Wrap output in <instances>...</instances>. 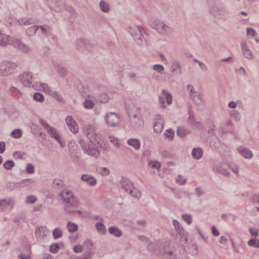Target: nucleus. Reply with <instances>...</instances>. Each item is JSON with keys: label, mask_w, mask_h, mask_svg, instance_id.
Segmentation results:
<instances>
[{"label": "nucleus", "mask_w": 259, "mask_h": 259, "mask_svg": "<svg viewBox=\"0 0 259 259\" xmlns=\"http://www.w3.org/2000/svg\"><path fill=\"white\" fill-rule=\"evenodd\" d=\"M83 130L84 134L89 139V141L85 142L83 139H80L78 141L79 144L84 153L96 158L99 157L100 156L99 150L98 149L94 148L93 146L94 136L96 135L94 127L91 125H87L84 126Z\"/></svg>", "instance_id": "f257e3e1"}, {"label": "nucleus", "mask_w": 259, "mask_h": 259, "mask_svg": "<svg viewBox=\"0 0 259 259\" xmlns=\"http://www.w3.org/2000/svg\"><path fill=\"white\" fill-rule=\"evenodd\" d=\"M63 201L66 202L64 209L66 213L70 215L79 217L82 214V212L76 210L79 204L78 200L73 195L72 192L67 191L60 194Z\"/></svg>", "instance_id": "f03ea898"}, {"label": "nucleus", "mask_w": 259, "mask_h": 259, "mask_svg": "<svg viewBox=\"0 0 259 259\" xmlns=\"http://www.w3.org/2000/svg\"><path fill=\"white\" fill-rule=\"evenodd\" d=\"M208 13L210 16L215 21L226 20L229 17L228 11L220 0L209 1Z\"/></svg>", "instance_id": "7ed1b4c3"}, {"label": "nucleus", "mask_w": 259, "mask_h": 259, "mask_svg": "<svg viewBox=\"0 0 259 259\" xmlns=\"http://www.w3.org/2000/svg\"><path fill=\"white\" fill-rule=\"evenodd\" d=\"M17 67V63L15 62L9 60L2 62L0 64V76L6 77L13 74Z\"/></svg>", "instance_id": "20e7f679"}, {"label": "nucleus", "mask_w": 259, "mask_h": 259, "mask_svg": "<svg viewBox=\"0 0 259 259\" xmlns=\"http://www.w3.org/2000/svg\"><path fill=\"white\" fill-rule=\"evenodd\" d=\"M149 25L162 35H167L170 32V28L159 20H151Z\"/></svg>", "instance_id": "39448f33"}, {"label": "nucleus", "mask_w": 259, "mask_h": 259, "mask_svg": "<svg viewBox=\"0 0 259 259\" xmlns=\"http://www.w3.org/2000/svg\"><path fill=\"white\" fill-rule=\"evenodd\" d=\"M130 32L135 40L137 44L139 46H143L146 41L143 32L144 29L141 26H137L135 28H130Z\"/></svg>", "instance_id": "423d86ee"}, {"label": "nucleus", "mask_w": 259, "mask_h": 259, "mask_svg": "<svg viewBox=\"0 0 259 259\" xmlns=\"http://www.w3.org/2000/svg\"><path fill=\"white\" fill-rule=\"evenodd\" d=\"M127 114L130 118L131 126L135 130H141L144 127V121L140 115L132 114L129 111Z\"/></svg>", "instance_id": "0eeeda50"}, {"label": "nucleus", "mask_w": 259, "mask_h": 259, "mask_svg": "<svg viewBox=\"0 0 259 259\" xmlns=\"http://www.w3.org/2000/svg\"><path fill=\"white\" fill-rule=\"evenodd\" d=\"M207 134L209 135L210 137H212V140L207 137V141L209 142L211 146L214 147L216 149L219 148L221 145V142L215 134L214 125L213 124H212L211 127L207 131Z\"/></svg>", "instance_id": "6e6552de"}, {"label": "nucleus", "mask_w": 259, "mask_h": 259, "mask_svg": "<svg viewBox=\"0 0 259 259\" xmlns=\"http://www.w3.org/2000/svg\"><path fill=\"white\" fill-rule=\"evenodd\" d=\"M20 82L25 87H30L32 84V74L31 72H24L18 76Z\"/></svg>", "instance_id": "1a4fd4ad"}, {"label": "nucleus", "mask_w": 259, "mask_h": 259, "mask_svg": "<svg viewBox=\"0 0 259 259\" xmlns=\"http://www.w3.org/2000/svg\"><path fill=\"white\" fill-rule=\"evenodd\" d=\"M105 121L108 125L114 127L118 124L119 117L114 112H109L106 115Z\"/></svg>", "instance_id": "9d476101"}, {"label": "nucleus", "mask_w": 259, "mask_h": 259, "mask_svg": "<svg viewBox=\"0 0 259 259\" xmlns=\"http://www.w3.org/2000/svg\"><path fill=\"white\" fill-rule=\"evenodd\" d=\"M10 45L13 46L14 48L19 49L25 53H28L30 50L28 46L23 44L20 40L12 37H11L10 40Z\"/></svg>", "instance_id": "9b49d317"}, {"label": "nucleus", "mask_w": 259, "mask_h": 259, "mask_svg": "<svg viewBox=\"0 0 259 259\" xmlns=\"http://www.w3.org/2000/svg\"><path fill=\"white\" fill-rule=\"evenodd\" d=\"M241 48L243 56L248 60H252L254 58L252 52L250 50L248 45L245 41L241 42Z\"/></svg>", "instance_id": "f8f14e48"}, {"label": "nucleus", "mask_w": 259, "mask_h": 259, "mask_svg": "<svg viewBox=\"0 0 259 259\" xmlns=\"http://www.w3.org/2000/svg\"><path fill=\"white\" fill-rule=\"evenodd\" d=\"M212 169L214 172H218L225 177H229L230 176V172L224 167L223 163H219L217 165H214L212 167Z\"/></svg>", "instance_id": "ddd939ff"}, {"label": "nucleus", "mask_w": 259, "mask_h": 259, "mask_svg": "<svg viewBox=\"0 0 259 259\" xmlns=\"http://www.w3.org/2000/svg\"><path fill=\"white\" fill-rule=\"evenodd\" d=\"M195 97L197 98V100L195 99V108L197 110H203L205 108V101L202 95L200 93L195 92Z\"/></svg>", "instance_id": "4468645a"}, {"label": "nucleus", "mask_w": 259, "mask_h": 259, "mask_svg": "<svg viewBox=\"0 0 259 259\" xmlns=\"http://www.w3.org/2000/svg\"><path fill=\"white\" fill-rule=\"evenodd\" d=\"M66 123L71 132L73 133H76L78 132V127L77 124L71 116H68L66 118Z\"/></svg>", "instance_id": "2eb2a0df"}, {"label": "nucleus", "mask_w": 259, "mask_h": 259, "mask_svg": "<svg viewBox=\"0 0 259 259\" xmlns=\"http://www.w3.org/2000/svg\"><path fill=\"white\" fill-rule=\"evenodd\" d=\"M120 183L121 187L126 192H128L130 189L134 188L133 183L126 178H122Z\"/></svg>", "instance_id": "dca6fc26"}, {"label": "nucleus", "mask_w": 259, "mask_h": 259, "mask_svg": "<svg viewBox=\"0 0 259 259\" xmlns=\"http://www.w3.org/2000/svg\"><path fill=\"white\" fill-rule=\"evenodd\" d=\"M76 44L77 49L78 50H81L84 48V49L90 51L92 47V45L84 38L78 39L76 41Z\"/></svg>", "instance_id": "f3484780"}, {"label": "nucleus", "mask_w": 259, "mask_h": 259, "mask_svg": "<svg viewBox=\"0 0 259 259\" xmlns=\"http://www.w3.org/2000/svg\"><path fill=\"white\" fill-rule=\"evenodd\" d=\"M14 205V201L12 198L3 199L0 200V210H3L9 207L12 209Z\"/></svg>", "instance_id": "a211bd4d"}, {"label": "nucleus", "mask_w": 259, "mask_h": 259, "mask_svg": "<svg viewBox=\"0 0 259 259\" xmlns=\"http://www.w3.org/2000/svg\"><path fill=\"white\" fill-rule=\"evenodd\" d=\"M237 150L240 155L245 159H250L253 157L252 152L247 148L240 146L238 148Z\"/></svg>", "instance_id": "6ab92c4d"}, {"label": "nucleus", "mask_w": 259, "mask_h": 259, "mask_svg": "<svg viewBox=\"0 0 259 259\" xmlns=\"http://www.w3.org/2000/svg\"><path fill=\"white\" fill-rule=\"evenodd\" d=\"M173 225L175 227V229L177 234H176V237L178 238V235L180 237L184 236L185 235V231L181 225V224L177 220H173Z\"/></svg>", "instance_id": "aec40b11"}, {"label": "nucleus", "mask_w": 259, "mask_h": 259, "mask_svg": "<svg viewBox=\"0 0 259 259\" xmlns=\"http://www.w3.org/2000/svg\"><path fill=\"white\" fill-rule=\"evenodd\" d=\"M188 106L189 117L187 119V123L193 127L194 126V113L193 110V105L189 102Z\"/></svg>", "instance_id": "412c9836"}, {"label": "nucleus", "mask_w": 259, "mask_h": 259, "mask_svg": "<svg viewBox=\"0 0 259 259\" xmlns=\"http://www.w3.org/2000/svg\"><path fill=\"white\" fill-rule=\"evenodd\" d=\"M81 179L90 186H94L97 183L96 179L91 175L83 174L81 175Z\"/></svg>", "instance_id": "4be33fe9"}, {"label": "nucleus", "mask_w": 259, "mask_h": 259, "mask_svg": "<svg viewBox=\"0 0 259 259\" xmlns=\"http://www.w3.org/2000/svg\"><path fill=\"white\" fill-rule=\"evenodd\" d=\"M47 133L52 138H54L60 144L61 147H63L64 146V145L61 141V138L55 128L52 127Z\"/></svg>", "instance_id": "5701e85b"}, {"label": "nucleus", "mask_w": 259, "mask_h": 259, "mask_svg": "<svg viewBox=\"0 0 259 259\" xmlns=\"http://www.w3.org/2000/svg\"><path fill=\"white\" fill-rule=\"evenodd\" d=\"M47 229L46 227L37 228L35 230V236L37 238L41 239L47 236Z\"/></svg>", "instance_id": "b1692460"}, {"label": "nucleus", "mask_w": 259, "mask_h": 259, "mask_svg": "<svg viewBox=\"0 0 259 259\" xmlns=\"http://www.w3.org/2000/svg\"><path fill=\"white\" fill-rule=\"evenodd\" d=\"M64 9L67 12H69L70 14V17L69 18V21L70 22H73L74 20V18L76 17L77 15V13L74 9H73L71 6H64Z\"/></svg>", "instance_id": "393cba45"}, {"label": "nucleus", "mask_w": 259, "mask_h": 259, "mask_svg": "<svg viewBox=\"0 0 259 259\" xmlns=\"http://www.w3.org/2000/svg\"><path fill=\"white\" fill-rule=\"evenodd\" d=\"M11 36L7 34L2 35L1 40H0V47H6L8 45H10V40Z\"/></svg>", "instance_id": "a878e982"}, {"label": "nucleus", "mask_w": 259, "mask_h": 259, "mask_svg": "<svg viewBox=\"0 0 259 259\" xmlns=\"http://www.w3.org/2000/svg\"><path fill=\"white\" fill-rule=\"evenodd\" d=\"M109 232L116 237L121 236L122 233V231L116 227H111L108 229Z\"/></svg>", "instance_id": "bb28decb"}, {"label": "nucleus", "mask_w": 259, "mask_h": 259, "mask_svg": "<svg viewBox=\"0 0 259 259\" xmlns=\"http://www.w3.org/2000/svg\"><path fill=\"white\" fill-rule=\"evenodd\" d=\"M163 123L162 121L158 120L155 121L153 125V130L156 133L161 132L163 130Z\"/></svg>", "instance_id": "cd10ccee"}, {"label": "nucleus", "mask_w": 259, "mask_h": 259, "mask_svg": "<svg viewBox=\"0 0 259 259\" xmlns=\"http://www.w3.org/2000/svg\"><path fill=\"white\" fill-rule=\"evenodd\" d=\"M17 22L20 25H28L34 23L32 19L29 18L27 19L26 18L19 19L17 20Z\"/></svg>", "instance_id": "c85d7f7f"}, {"label": "nucleus", "mask_w": 259, "mask_h": 259, "mask_svg": "<svg viewBox=\"0 0 259 259\" xmlns=\"http://www.w3.org/2000/svg\"><path fill=\"white\" fill-rule=\"evenodd\" d=\"M99 7L100 10L104 13H108L110 10V6L109 4L104 0L100 2Z\"/></svg>", "instance_id": "c756f323"}, {"label": "nucleus", "mask_w": 259, "mask_h": 259, "mask_svg": "<svg viewBox=\"0 0 259 259\" xmlns=\"http://www.w3.org/2000/svg\"><path fill=\"white\" fill-rule=\"evenodd\" d=\"M127 144L135 148L136 149H139L140 147V143L139 140L136 139H131L128 140Z\"/></svg>", "instance_id": "7c9ffc66"}, {"label": "nucleus", "mask_w": 259, "mask_h": 259, "mask_svg": "<svg viewBox=\"0 0 259 259\" xmlns=\"http://www.w3.org/2000/svg\"><path fill=\"white\" fill-rule=\"evenodd\" d=\"M190 133V131L185 129L183 127H178L177 130V134L181 137H184Z\"/></svg>", "instance_id": "2f4dec72"}, {"label": "nucleus", "mask_w": 259, "mask_h": 259, "mask_svg": "<svg viewBox=\"0 0 259 259\" xmlns=\"http://www.w3.org/2000/svg\"><path fill=\"white\" fill-rule=\"evenodd\" d=\"M38 30L37 25H33L29 27L26 30V34L30 36H33L35 34L37 31Z\"/></svg>", "instance_id": "473e14b6"}, {"label": "nucleus", "mask_w": 259, "mask_h": 259, "mask_svg": "<svg viewBox=\"0 0 259 259\" xmlns=\"http://www.w3.org/2000/svg\"><path fill=\"white\" fill-rule=\"evenodd\" d=\"M109 98L106 94H102L97 98V101L102 103H106L109 101Z\"/></svg>", "instance_id": "72a5a7b5"}, {"label": "nucleus", "mask_w": 259, "mask_h": 259, "mask_svg": "<svg viewBox=\"0 0 259 259\" xmlns=\"http://www.w3.org/2000/svg\"><path fill=\"white\" fill-rule=\"evenodd\" d=\"M175 135V132L172 129L169 128L166 130L164 134V138H167L169 140L171 141Z\"/></svg>", "instance_id": "f704fd0d"}, {"label": "nucleus", "mask_w": 259, "mask_h": 259, "mask_svg": "<svg viewBox=\"0 0 259 259\" xmlns=\"http://www.w3.org/2000/svg\"><path fill=\"white\" fill-rule=\"evenodd\" d=\"M37 27H38V31H40L41 34L48 36L50 32L51 28L48 26L46 27L44 26H37Z\"/></svg>", "instance_id": "c9c22d12"}, {"label": "nucleus", "mask_w": 259, "mask_h": 259, "mask_svg": "<svg viewBox=\"0 0 259 259\" xmlns=\"http://www.w3.org/2000/svg\"><path fill=\"white\" fill-rule=\"evenodd\" d=\"M33 183V180L31 179H24L21 181L20 182H18L19 187H24L26 186H29Z\"/></svg>", "instance_id": "e433bc0d"}, {"label": "nucleus", "mask_w": 259, "mask_h": 259, "mask_svg": "<svg viewBox=\"0 0 259 259\" xmlns=\"http://www.w3.org/2000/svg\"><path fill=\"white\" fill-rule=\"evenodd\" d=\"M67 228L70 232H74L77 230L78 226L75 223L68 222L67 224Z\"/></svg>", "instance_id": "4c0bfd02"}, {"label": "nucleus", "mask_w": 259, "mask_h": 259, "mask_svg": "<svg viewBox=\"0 0 259 259\" xmlns=\"http://www.w3.org/2000/svg\"><path fill=\"white\" fill-rule=\"evenodd\" d=\"M56 69L57 72L62 77L65 76L67 74V70L65 67L60 66H57L56 67Z\"/></svg>", "instance_id": "58836bf2"}, {"label": "nucleus", "mask_w": 259, "mask_h": 259, "mask_svg": "<svg viewBox=\"0 0 259 259\" xmlns=\"http://www.w3.org/2000/svg\"><path fill=\"white\" fill-rule=\"evenodd\" d=\"M96 228L99 233L104 234L106 232V230L103 224L98 222L96 224Z\"/></svg>", "instance_id": "ea45409f"}, {"label": "nucleus", "mask_w": 259, "mask_h": 259, "mask_svg": "<svg viewBox=\"0 0 259 259\" xmlns=\"http://www.w3.org/2000/svg\"><path fill=\"white\" fill-rule=\"evenodd\" d=\"M128 193L133 197L138 198L141 196L140 191L134 187V188H132L128 191Z\"/></svg>", "instance_id": "a19ab883"}, {"label": "nucleus", "mask_w": 259, "mask_h": 259, "mask_svg": "<svg viewBox=\"0 0 259 259\" xmlns=\"http://www.w3.org/2000/svg\"><path fill=\"white\" fill-rule=\"evenodd\" d=\"M64 185V182L62 180L59 179L54 180L52 183V186L55 188H61Z\"/></svg>", "instance_id": "79ce46f5"}, {"label": "nucleus", "mask_w": 259, "mask_h": 259, "mask_svg": "<svg viewBox=\"0 0 259 259\" xmlns=\"http://www.w3.org/2000/svg\"><path fill=\"white\" fill-rule=\"evenodd\" d=\"M181 69V65L178 60H173L171 65V71L175 72Z\"/></svg>", "instance_id": "37998d69"}, {"label": "nucleus", "mask_w": 259, "mask_h": 259, "mask_svg": "<svg viewBox=\"0 0 259 259\" xmlns=\"http://www.w3.org/2000/svg\"><path fill=\"white\" fill-rule=\"evenodd\" d=\"M248 245L254 248H259V239L252 238L248 241Z\"/></svg>", "instance_id": "c03bdc74"}, {"label": "nucleus", "mask_w": 259, "mask_h": 259, "mask_svg": "<svg viewBox=\"0 0 259 259\" xmlns=\"http://www.w3.org/2000/svg\"><path fill=\"white\" fill-rule=\"evenodd\" d=\"M15 163L11 160L6 161L3 164L4 167L7 170H11L14 166Z\"/></svg>", "instance_id": "a18cd8bd"}, {"label": "nucleus", "mask_w": 259, "mask_h": 259, "mask_svg": "<svg viewBox=\"0 0 259 259\" xmlns=\"http://www.w3.org/2000/svg\"><path fill=\"white\" fill-rule=\"evenodd\" d=\"M19 187L18 183L8 182L6 185V188L7 190L12 191L16 188Z\"/></svg>", "instance_id": "49530a36"}, {"label": "nucleus", "mask_w": 259, "mask_h": 259, "mask_svg": "<svg viewBox=\"0 0 259 259\" xmlns=\"http://www.w3.org/2000/svg\"><path fill=\"white\" fill-rule=\"evenodd\" d=\"M47 87L46 84L40 82H35L32 84L33 88L37 90H45Z\"/></svg>", "instance_id": "de8ad7c7"}, {"label": "nucleus", "mask_w": 259, "mask_h": 259, "mask_svg": "<svg viewBox=\"0 0 259 259\" xmlns=\"http://www.w3.org/2000/svg\"><path fill=\"white\" fill-rule=\"evenodd\" d=\"M230 115L236 121H239L241 119L240 114L236 110H232L230 112Z\"/></svg>", "instance_id": "09e8293b"}, {"label": "nucleus", "mask_w": 259, "mask_h": 259, "mask_svg": "<svg viewBox=\"0 0 259 259\" xmlns=\"http://www.w3.org/2000/svg\"><path fill=\"white\" fill-rule=\"evenodd\" d=\"M33 99L39 102H42L44 101V97L42 94L39 92L35 93L33 96Z\"/></svg>", "instance_id": "8fccbe9b"}, {"label": "nucleus", "mask_w": 259, "mask_h": 259, "mask_svg": "<svg viewBox=\"0 0 259 259\" xmlns=\"http://www.w3.org/2000/svg\"><path fill=\"white\" fill-rule=\"evenodd\" d=\"M53 235L55 239L59 238L62 236V231L59 228H56L53 231Z\"/></svg>", "instance_id": "3c124183"}, {"label": "nucleus", "mask_w": 259, "mask_h": 259, "mask_svg": "<svg viewBox=\"0 0 259 259\" xmlns=\"http://www.w3.org/2000/svg\"><path fill=\"white\" fill-rule=\"evenodd\" d=\"M93 146L94 148L98 149L99 152H100V149L103 150L104 151H106L107 147L106 145L103 143H100L99 142H97V145L96 144L93 143ZM100 154V153H99Z\"/></svg>", "instance_id": "603ef678"}, {"label": "nucleus", "mask_w": 259, "mask_h": 259, "mask_svg": "<svg viewBox=\"0 0 259 259\" xmlns=\"http://www.w3.org/2000/svg\"><path fill=\"white\" fill-rule=\"evenodd\" d=\"M11 136L15 138H19L22 136V131L19 129H16L12 131Z\"/></svg>", "instance_id": "864d4df0"}, {"label": "nucleus", "mask_w": 259, "mask_h": 259, "mask_svg": "<svg viewBox=\"0 0 259 259\" xmlns=\"http://www.w3.org/2000/svg\"><path fill=\"white\" fill-rule=\"evenodd\" d=\"M187 90L190 95V98L191 101L193 102L194 101V96L193 95V87L192 85L188 84L187 86Z\"/></svg>", "instance_id": "5fc2aeb1"}, {"label": "nucleus", "mask_w": 259, "mask_h": 259, "mask_svg": "<svg viewBox=\"0 0 259 259\" xmlns=\"http://www.w3.org/2000/svg\"><path fill=\"white\" fill-rule=\"evenodd\" d=\"M83 248H84L85 247H87V248L88 250H89V251L85 253H87L88 252H90L91 254V250L92 247V242L89 240H87L85 241L82 245Z\"/></svg>", "instance_id": "6e6d98bb"}, {"label": "nucleus", "mask_w": 259, "mask_h": 259, "mask_svg": "<svg viewBox=\"0 0 259 259\" xmlns=\"http://www.w3.org/2000/svg\"><path fill=\"white\" fill-rule=\"evenodd\" d=\"M162 93L165 95L166 102L168 105L170 104L172 102L171 95L168 93L166 90H163Z\"/></svg>", "instance_id": "4d7b16f0"}, {"label": "nucleus", "mask_w": 259, "mask_h": 259, "mask_svg": "<svg viewBox=\"0 0 259 259\" xmlns=\"http://www.w3.org/2000/svg\"><path fill=\"white\" fill-rule=\"evenodd\" d=\"M39 123L44 127V128L47 131L50 130L51 128L52 127L50 126V125L44 119H39Z\"/></svg>", "instance_id": "13d9d810"}, {"label": "nucleus", "mask_w": 259, "mask_h": 259, "mask_svg": "<svg viewBox=\"0 0 259 259\" xmlns=\"http://www.w3.org/2000/svg\"><path fill=\"white\" fill-rule=\"evenodd\" d=\"M183 220L188 224H190L192 222V216L188 214H184L182 216Z\"/></svg>", "instance_id": "bf43d9fd"}, {"label": "nucleus", "mask_w": 259, "mask_h": 259, "mask_svg": "<svg viewBox=\"0 0 259 259\" xmlns=\"http://www.w3.org/2000/svg\"><path fill=\"white\" fill-rule=\"evenodd\" d=\"M83 106L86 109H92L93 108L94 104L91 100L86 99L84 102Z\"/></svg>", "instance_id": "052dcab7"}, {"label": "nucleus", "mask_w": 259, "mask_h": 259, "mask_svg": "<svg viewBox=\"0 0 259 259\" xmlns=\"http://www.w3.org/2000/svg\"><path fill=\"white\" fill-rule=\"evenodd\" d=\"M203 155V151L200 148H195V159H200Z\"/></svg>", "instance_id": "680f3d73"}, {"label": "nucleus", "mask_w": 259, "mask_h": 259, "mask_svg": "<svg viewBox=\"0 0 259 259\" xmlns=\"http://www.w3.org/2000/svg\"><path fill=\"white\" fill-rule=\"evenodd\" d=\"M149 165L151 168H156L159 169L160 167V163L157 161H150L149 162Z\"/></svg>", "instance_id": "e2e57ef3"}, {"label": "nucleus", "mask_w": 259, "mask_h": 259, "mask_svg": "<svg viewBox=\"0 0 259 259\" xmlns=\"http://www.w3.org/2000/svg\"><path fill=\"white\" fill-rule=\"evenodd\" d=\"M65 6V5L64 4H63L59 2H56L55 11L56 12H60L62 11L63 9H64V6Z\"/></svg>", "instance_id": "0e129e2a"}, {"label": "nucleus", "mask_w": 259, "mask_h": 259, "mask_svg": "<svg viewBox=\"0 0 259 259\" xmlns=\"http://www.w3.org/2000/svg\"><path fill=\"white\" fill-rule=\"evenodd\" d=\"M246 31H247V34L248 35H250L252 37H254V36H256V35H257L256 31L254 29H253L252 28H250V27L247 28Z\"/></svg>", "instance_id": "69168bd1"}, {"label": "nucleus", "mask_w": 259, "mask_h": 259, "mask_svg": "<svg viewBox=\"0 0 259 259\" xmlns=\"http://www.w3.org/2000/svg\"><path fill=\"white\" fill-rule=\"evenodd\" d=\"M153 68L154 70L157 71L160 74L162 73L163 70H164V67L162 65L160 64H155L153 65Z\"/></svg>", "instance_id": "338daca9"}, {"label": "nucleus", "mask_w": 259, "mask_h": 259, "mask_svg": "<svg viewBox=\"0 0 259 259\" xmlns=\"http://www.w3.org/2000/svg\"><path fill=\"white\" fill-rule=\"evenodd\" d=\"M51 96L59 101H61L62 100L61 95L56 92H52Z\"/></svg>", "instance_id": "774afa93"}]
</instances>
